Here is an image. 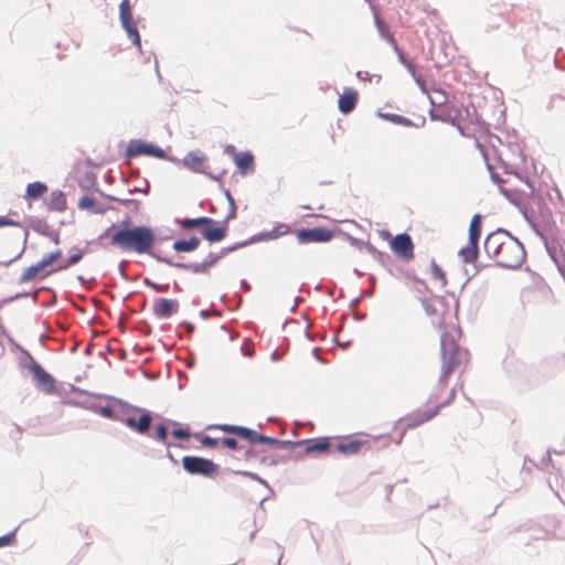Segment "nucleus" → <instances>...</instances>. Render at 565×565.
<instances>
[{"label":"nucleus","mask_w":565,"mask_h":565,"mask_svg":"<svg viewBox=\"0 0 565 565\" xmlns=\"http://www.w3.org/2000/svg\"><path fill=\"white\" fill-rule=\"evenodd\" d=\"M113 399L121 407L120 413L107 404L98 407L97 413L100 416L110 420L119 422L139 435L149 434L154 417H159L158 414L147 408L132 405L120 398Z\"/></svg>","instance_id":"f257e3e1"},{"label":"nucleus","mask_w":565,"mask_h":565,"mask_svg":"<svg viewBox=\"0 0 565 565\" xmlns=\"http://www.w3.org/2000/svg\"><path fill=\"white\" fill-rule=\"evenodd\" d=\"M169 236H160L151 227L132 226L131 218L126 216L110 235V244L117 247H152Z\"/></svg>","instance_id":"f03ea898"},{"label":"nucleus","mask_w":565,"mask_h":565,"mask_svg":"<svg viewBox=\"0 0 565 565\" xmlns=\"http://www.w3.org/2000/svg\"><path fill=\"white\" fill-rule=\"evenodd\" d=\"M138 254L147 253L149 256L160 263L168 264L169 266L180 269L190 270L193 274H206L210 268L217 264L218 260L224 258L233 249H220V252H210L201 262H184L183 257L175 255L168 257L161 249H132Z\"/></svg>","instance_id":"7ed1b4c3"},{"label":"nucleus","mask_w":565,"mask_h":565,"mask_svg":"<svg viewBox=\"0 0 565 565\" xmlns=\"http://www.w3.org/2000/svg\"><path fill=\"white\" fill-rule=\"evenodd\" d=\"M297 244L303 245V244H311V243H328L332 238H337L340 243H349L351 245L355 244V239L348 235L347 233L342 232L339 228L335 230H329L326 227H311V228H299L295 233Z\"/></svg>","instance_id":"20e7f679"},{"label":"nucleus","mask_w":565,"mask_h":565,"mask_svg":"<svg viewBox=\"0 0 565 565\" xmlns=\"http://www.w3.org/2000/svg\"><path fill=\"white\" fill-rule=\"evenodd\" d=\"M460 348L456 343L452 335L447 332L441 334L440 338V355L443 360L441 373L439 383L444 384L452 371L460 364L459 358Z\"/></svg>","instance_id":"39448f33"},{"label":"nucleus","mask_w":565,"mask_h":565,"mask_svg":"<svg viewBox=\"0 0 565 565\" xmlns=\"http://www.w3.org/2000/svg\"><path fill=\"white\" fill-rule=\"evenodd\" d=\"M23 354L26 358L25 362L21 361V365L28 369L32 375L35 384L46 392H52L55 388V379L43 366L31 355V353L22 349Z\"/></svg>","instance_id":"423d86ee"},{"label":"nucleus","mask_w":565,"mask_h":565,"mask_svg":"<svg viewBox=\"0 0 565 565\" xmlns=\"http://www.w3.org/2000/svg\"><path fill=\"white\" fill-rule=\"evenodd\" d=\"M184 471L190 475L211 478L218 472L220 466L213 460L199 456H184L181 460Z\"/></svg>","instance_id":"0eeeda50"},{"label":"nucleus","mask_w":565,"mask_h":565,"mask_svg":"<svg viewBox=\"0 0 565 565\" xmlns=\"http://www.w3.org/2000/svg\"><path fill=\"white\" fill-rule=\"evenodd\" d=\"M125 156L128 159L137 158L139 156H147L157 159H167L170 161H175V159L168 157L166 151L159 146L143 141L141 139H131L128 142Z\"/></svg>","instance_id":"6e6552de"},{"label":"nucleus","mask_w":565,"mask_h":565,"mask_svg":"<svg viewBox=\"0 0 565 565\" xmlns=\"http://www.w3.org/2000/svg\"><path fill=\"white\" fill-rule=\"evenodd\" d=\"M55 269L43 256L36 263L26 267L18 278V284L39 282L55 274Z\"/></svg>","instance_id":"1a4fd4ad"},{"label":"nucleus","mask_w":565,"mask_h":565,"mask_svg":"<svg viewBox=\"0 0 565 565\" xmlns=\"http://www.w3.org/2000/svg\"><path fill=\"white\" fill-rule=\"evenodd\" d=\"M119 20L122 29L126 31L127 36L132 41V43L140 49L141 47V39L139 31L135 24L132 17V6L130 0H121L119 3Z\"/></svg>","instance_id":"9d476101"},{"label":"nucleus","mask_w":565,"mask_h":565,"mask_svg":"<svg viewBox=\"0 0 565 565\" xmlns=\"http://www.w3.org/2000/svg\"><path fill=\"white\" fill-rule=\"evenodd\" d=\"M493 255L499 257L495 265L502 268H519L526 258V249H493Z\"/></svg>","instance_id":"9b49d317"},{"label":"nucleus","mask_w":565,"mask_h":565,"mask_svg":"<svg viewBox=\"0 0 565 565\" xmlns=\"http://www.w3.org/2000/svg\"><path fill=\"white\" fill-rule=\"evenodd\" d=\"M524 247V245L504 228H497L488 234L483 247Z\"/></svg>","instance_id":"f8f14e48"},{"label":"nucleus","mask_w":565,"mask_h":565,"mask_svg":"<svg viewBox=\"0 0 565 565\" xmlns=\"http://www.w3.org/2000/svg\"><path fill=\"white\" fill-rule=\"evenodd\" d=\"M458 256L466 265L463 268L467 281L475 277L481 267L489 266L479 262L480 249H458Z\"/></svg>","instance_id":"ddd939ff"},{"label":"nucleus","mask_w":565,"mask_h":565,"mask_svg":"<svg viewBox=\"0 0 565 565\" xmlns=\"http://www.w3.org/2000/svg\"><path fill=\"white\" fill-rule=\"evenodd\" d=\"M289 233H290L289 226L287 224L280 223L277 226H275L271 231L258 233L256 235H253L252 237H249L248 239H246L244 242L234 243L230 247H235V248L247 247L250 244L277 238V237H280V236L289 234Z\"/></svg>","instance_id":"4468645a"},{"label":"nucleus","mask_w":565,"mask_h":565,"mask_svg":"<svg viewBox=\"0 0 565 565\" xmlns=\"http://www.w3.org/2000/svg\"><path fill=\"white\" fill-rule=\"evenodd\" d=\"M226 224L220 225L217 221L207 216L200 228L202 236L211 244L220 243L226 236Z\"/></svg>","instance_id":"2eb2a0df"},{"label":"nucleus","mask_w":565,"mask_h":565,"mask_svg":"<svg viewBox=\"0 0 565 565\" xmlns=\"http://www.w3.org/2000/svg\"><path fill=\"white\" fill-rule=\"evenodd\" d=\"M179 310V302L175 299L157 298L153 301L152 312L158 319H169Z\"/></svg>","instance_id":"dca6fc26"},{"label":"nucleus","mask_w":565,"mask_h":565,"mask_svg":"<svg viewBox=\"0 0 565 565\" xmlns=\"http://www.w3.org/2000/svg\"><path fill=\"white\" fill-rule=\"evenodd\" d=\"M459 116L460 110L456 107L443 106L436 107V109L430 108L429 110V118L431 120L450 124L452 126L456 125V121Z\"/></svg>","instance_id":"f3484780"},{"label":"nucleus","mask_w":565,"mask_h":565,"mask_svg":"<svg viewBox=\"0 0 565 565\" xmlns=\"http://www.w3.org/2000/svg\"><path fill=\"white\" fill-rule=\"evenodd\" d=\"M439 413V407H434L424 412H418L414 415H412L406 424L405 429L402 431L399 439L397 440V444H399L403 439V436L405 434V430L407 429H414L424 423L433 419L435 416H437Z\"/></svg>","instance_id":"a211bd4d"},{"label":"nucleus","mask_w":565,"mask_h":565,"mask_svg":"<svg viewBox=\"0 0 565 565\" xmlns=\"http://www.w3.org/2000/svg\"><path fill=\"white\" fill-rule=\"evenodd\" d=\"M206 159V156L202 151L195 150L186 153L182 159V163L184 167L195 173H206L204 168Z\"/></svg>","instance_id":"6ab92c4d"},{"label":"nucleus","mask_w":565,"mask_h":565,"mask_svg":"<svg viewBox=\"0 0 565 565\" xmlns=\"http://www.w3.org/2000/svg\"><path fill=\"white\" fill-rule=\"evenodd\" d=\"M302 454L309 455L315 452H326L330 449L331 443L328 437H316L301 439Z\"/></svg>","instance_id":"aec40b11"},{"label":"nucleus","mask_w":565,"mask_h":565,"mask_svg":"<svg viewBox=\"0 0 565 565\" xmlns=\"http://www.w3.org/2000/svg\"><path fill=\"white\" fill-rule=\"evenodd\" d=\"M359 99V94L353 88H345L343 94L340 95L338 100V108L343 115H348L355 108Z\"/></svg>","instance_id":"412c9836"},{"label":"nucleus","mask_w":565,"mask_h":565,"mask_svg":"<svg viewBox=\"0 0 565 565\" xmlns=\"http://www.w3.org/2000/svg\"><path fill=\"white\" fill-rule=\"evenodd\" d=\"M31 228L35 233L47 237L50 243L55 245L60 244V236L57 231L53 226L49 225L45 221L40 218L33 220L31 222Z\"/></svg>","instance_id":"4be33fe9"},{"label":"nucleus","mask_w":565,"mask_h":565,"mask_svg":"<svg viewBox=\"0 0 565 565\" xmlns=\"http://www.w3.org/2000/svg\"><path fill=\"white\" fill-rule=\"evenodd\" d=\"M482 216L475 214L470 221L468 243L463 247H479V239L481 236Z\"/></svg>","instance_id":"5701e85b"},{"label":"nucleus","mask_w":565,"mask_h":565,"mask_svg":"<svg viewBox=\"0 0 565 565\" xmlns=\"http://www.w3.org/2000/svg\"><path fill=\"white\" fill-rule=\"evenodd\" d=\"M78 207L81 210H88L95 214H104L110 207L103 202L95 200L92 196L84 195L78 200Z\"/></svg>","instance_id":"b1692460"},{"label":"nucleus","mask_w":565,"mask_h":565,"mask_svg":"<svg viewBox=\"0 0 565 565\" xmlns=\"http://www.w3.org/2000/svg\"><path fill=\"white\" fill-rule=\"evenodd\" d=\"M235 163L242 175L254 171V156L250 151L235 153Z\"/></svg>","instance_id":"393cba45"},{"label":"nucleus","mask_w":565,"mask_h":565,"mask_svg":"<svg viewBox=\"0 0 565 565\" xmlns=\"http://www.w3.org/2000/svg\"><path fill=\"white\" fill-rule=\"evenodd\" d=\"M372 258L383 266L388 273L393 274V268H397L392 256L381 249H367Z\"/></svg>","instance_id":"a878e982"},{"label":"nucleus","mask_w":565,"mask_h":565,"mask_svg":"<svg viewBox=\"0 0 565 565\" xmlns=\"http://www.w3.org/2000/svg\"><path fill=\"white\" fill-rule=\"evenodd\" d=\"M364 445V441L359 439H350L348 441H340L337 444L335 449L340 454L345 456L355 455L360 451L361 447Z\"/></svg>","instance_id":"bb28decb"},{"label":"nucleus","mask_w":565,"mask_h":565,"mask_svg":"<svg viewBox=\"0 0 565 565\" xmlns=\"http://www.w3.org/2000/svg\"><path fill=\"white\" fill-rule=\"evenodd\" d=\"M47 205H49V210H51V211H57V212L64 211L66 209L65 194L60 190L52 191L50 194V201H49Z\"/></svg>","instance_id":"cd10ccee"},{"label":"nucleus","mask_w":565,"mask_h":565,"mask_svg":"<svg viewBox=\"0 0 565 565\" xmlns=\"http://www.w3.org/2000/svg\"><path fill=\"white\" fill-rule=\"evenodd\" d=\"M47 191V185L43 182L35 181L29 183L25 189V198L28 200H38Z\"/></svg>","instance_id":"c85d7f7f"},{"label":"nucleus","mask_w":565,"mask_h":565,"mask_svg":"<svg viewBox=\"0 0 565 565\" xmlns=\"http://www.w3.org/2000/svg\"><path fill=\"white\" fill-rule=\"evenodd\" d=\"M169 430L168 427L164 425V423H160L156 425L154 434L151 435V438L162 443L167 448H170L172 446L180 447L179 444H173L168 440Z\"/></svg>","instance_id":"c756f323"},{"label":"nucleus","mask_w":565,"mask_h":565,"mask_svg":"<svg viewBox=\"0 0 565 565\" xmlns=\"http://www.w3.org/2000/svg\"><path fill=\"white\" fill-rule=\"evenodd\" d=\"M87 249H77L76 253L71 254L66 258L60 262L58 267L60 271L66 270L70 267L78 264L85 256Z\"/></svg>","instance_id":"7c9ffc66"},{"label":"nucleus","mask_w":565,"mask_h":565,"mask_svg":"<svg viewBox=\"0 0 565 565\" xmlns=\"http://www.w3.org/2000/svg\"><path fill=\"white\" fill-rule=\"evenodd\" d=\"M546 252L565 280V249H546Z\"/></svg>","instance_id":"2f4dec72"},{"label":"nucleus","mask_w":565,"mask_h":565,"mask_svg":"<svg viewBox=\"0 0 565 565\" xmlns=\"http://www.w3.org/2000/svg\"><path fill=\"white\" fill-rule=\"evenodd\" d=\"M377 116L382 119H385L395 125H399V126H404V127H412L414 125V122L409 118L397 115V114L379 111Z\"/></svg>","instance_id":"473e14b6"},{"label":"nucleus","mask_w":565,"mask_h":565,"mask_svg":"<svg viewBox=\"0 0 565 565\" xmlns=\"http://www.w3.org/2000/svg\"><path fill=\"white\" fill-rule=\"evenodd\" d=\"M168 424L175 426V428L171 431L173 438L178 440H189L191 437V431L188 426H181L178 422L172 419H166Z\"/></svg>","instance_id":"72a5a7b5"},{"label":"nucleus","mask_w":565,"mask_h":565,"mask_svg":"<svg viewBox=\"0 0 565 565\" xmlns=\"http://www.w3.org/2000/svg\"><path fill=\"white\" fill-rule=\"evenodd\" d=\"M237 437L248 441L249 444H258L259 441V436H260V433L252 429V428H248L246 426H238V430H237Z\"/></svg>","instance_id":"f704fd0d"},{"label":"nucleus","mask_w":565,"mask_h":565,"mask_svg":"<svg viewBox=\"0 0 565 565\" xmlns=\"http://www.w3.org/2000/svg\"><path fill=\"white\" fill-rule=\"evenodd\" d=\"M390 247H414L413 239L407 233H399L390 241Z\"/></svg>","instance_id":"c9c22d12"},{"label":"nucleus","mask_w":565,"mask_h":565,"mask_svg":"<svg viewBox=\"0 0 565 565\" xmlns=\"http://www.w3.org/2000/svg\"><path fill=\"white\" fill-rule=\"evenodd\" d=\"M175 222L185 230L198 228L200 231L202 224L205 222V216H199L195 218H177Z\"/></svg>","instance_id":"e433bc0d"},{"label":"nucleus","mask_w":565,"mask_h":565,"mask_svg":"<svg viewBox=\"0 0 565 565\" xmlns=\"http://www.w3.org/2000/svg\"><path fill=\"white\" fill-rule=\"evenodd\" d=\"M28 297H31L33 302H36L38 301V291H22V292H17L15 295L13 296H10V297H7V298H3L1 301H0V307L3 306V305H8V303H11L15 300H19L21 298H28Z\"/></svg>","instance_id":"4c0bfd02"},{"label":"nucleus","mask_w":565,"mask_h":565,"mask_svg":"<svg viewBox=\"0 0 565 565\" xmlns=\"http://www.w3.org/2000/svg\"><path fill=\"white\" fill-rule=\"evenodd\" d=\"M375 26L382 39L386 40L390 44V40H395L393 34L390 32L388 26L380 19L377 14L374 15Z\"/></svg>","instance_id":"58836bf2"},{"label":"nucleus","mask_w":565,"mask_h":565,"mask_svg":"<svg viewBox=\"0 0 565 565\" xmlns=\"http://www.w3.org/2000/svg\"><path fill=\"white\" fill-rule=\"evenodd\" d=\"M430 269L434 279L440 281L441 286L445 287L447 284L445 271L441 269V267L436 263L434 258L430 260Z\"/></svg>","instance_id":"ea45409f"},{"label":"nucleus","mask_w":565,"mask_h":565,"mask_svg":"<svg viewBox=\"0 0 565 565\" xmlns=\"http://www.w3.org/2000/svg\"><path fill=\"white\" fill-rule=\"evenodd\" d=\"M201 243L200 237L191 236L184 239H175L171 247H198Z\"/></svg>","instance_id":"a19ab883"},{"label":"nucleus","mask_w":565,"mask_h":565,"mask_svg":"<svg viewBox=\"0 0 565 565\" xmlns=\"http://www.w3.org/2000/svg\"><path fill=\"white\" fill-rule=\"evenodd\" d=\"M44 257L47 259V262L51 264V266L55 269V271L58 273L60 269H56V267H58L60 262L63 260L62 249H54L53 252L45 254Z\"/></svg>","instance_id":"79ce46f5"},{"label":"nucleus","mask_w":565,"mask_h":565,"mask_svg":"<svg viewBox=\"0 0 565 565\" xmlns=\"http://www.w3.org/2000/svg\"><path fill=\"white\" fill-rule=\"evenodd\" d=\"M390 45L393 47L394 52L397 55L398 62L403 64L407 71L409 70V66H414L411 61L407 60L402 49L397 45L395 40H390Z\"/></svg>","instance_id":"37998d69"},{"label":"nucleus","mask_w":565,"mask_h":565,"mask_svg":"<svg viewBox=\"0 0 565 565\" xmlns=\"http://www.w3.org/2000/svg\"><path fill=\"white\" fill-rule=\"evenodd\" d=\"M429 103L431 105V108L436 109V107H443L446 103V95L441 89L435 90V96H429Z\"/></svg>","instance_id":"c03bdc74"},{"label":"nucleus","mask_w":565,"mask_h":565,"mask_svg":"<svg viewBox=\"0 0 565 565\" xmlns=\"http://www.w3.org/2000/svg\"><path fill=\"white\" fill-rule=\"evenodd\" d=\"M536 295V289L532 287L523 288L520 294V300L523 307L531 303L533 297Z\"/></svg>","instance_id":"a18cd8bd"},{"label":"nucleus","mask_w":565,"mask_h":565,"mask_svg":"<svg viewBox=\"0 0 565 565\" xmlns=\"http://www.w3.org/2000/svg\"><path fill=\"white\" fill-rule=\"evenodd\" d=\"M239 425H231V424H213L207 426V429H218L225 434H234L237 435Z\"/></svg>","instance_id":"49530a36"},{"label":"nucleus","mask_w":565,"mask_h":565,"mask_svg":"<svg viewBox=\"0 0 565 565\" xmlns=\"http://www.w3.org/2000/svg\"><path fill=\"white\" fill-rule=\"evenodd\" d=\"M220 440L225 448H228L234 451H239L244 448L234 437H222L220 438Z\"/></svg>","instance_id":"de8ad7c7"},{"label":"nucleus","mask_w":565,"mask_h":565,"mask_svg":"<svg viewBox=\"0 0 565 565\" xmlns=\"http://www.w3.org/2000/svg\"><path fill=\"white\" fill-rule=\"evenodd\" d=\"M235 473L236 475L245 476L247 478H250V479L259 482L260 484L265 486L269 490L270 493H273V490L269 487L268 482L265 479H263L262 477H259L257 473L250 472V471H241V470L239 471H235Z\"/></svg>","instance_id":"09e8293b"},{"label":"nucleus","mask_w":565,"mask_h":565,"mask_svg":"<svg viewBox=\"0 0 565 565\" xmlns=\"http://www.w3.org/2000/svg\"><path fill=\"white\" fill-rule=\"evenodd\" d=\"M19 527H15L11 532L0 536V547L11 546L15 542V534Z\"/></svg>","instance_id":"8fccbe9b"},{"label":"nucleus","mask_w":565,"mask_h":565,"mask_svg":"<svg viewBox=\"0 0 565 565\" xmlns=\"http://www.w3.org/2000/svg\"><path fill=\"white\" fill-rule=\"evenodd\" d=\"M295 448H301V440H280L278 439L277 448L281 450H291Z\"/></svg>","instance_id":"3c124183"},{"label":"nucleus","mask_w":565,"mask_h":565,"mask_svg":"<svg viewBox=\"0 0 565 565\" xmlns=\"http://www.w3.org/2000/svg\"><path fill=\"white\" fill-rule=\"evenodd\" d=\"M194 324L189 321H183L178 326V335L182 338L183 335H190L194 331Z\"/></svg>","instance_id":"603ef678"},{"label":"nucleus","mask_w":565,"mask_h":565,"mask_svg":"<svg viewBox=\"0 0 565 565\" xmlns=\"http://www.w3.org/2000/svg\"><path fill=\"white\" fill-rule=\"evenodd\" d=\"M393 254L401 258L403 262L407 263L414 258V249H391Z\"/></svg>","instance_id":"864d4df0"},{"label":"nucleus","mask_w":565,"mask_h":565,"mask_svg":"<svg viewBox=\"0 0 565 565\" xmlns=\"http://www.w3.org/2000/svg\"><path fill=\"white\" fill-rule=\"evenodd\" d=\"M143 284L157 292H167L169 290V284H157L149 278H145Z\"/></svg>","instance_id":"5fc2aeb1"},{"label":"nucleus","mask_w":565,"mask_h":565,"mask_svg":"<svg viewBox=\"0 0 565 565\" xmlns=\"http://www.w3.org/2000/svg\"><path fill=\"white\" fill-rule=\"evenodd\" d=\"M409 74L412 75L413 79L416 82V84L418 85V87L420 88V90L425 94H428V90L426 88V84H425V81L423 79V77L417 74L416 70L414 66H409V70H408Z\"/></svg>","instance_id":"6e6d98bb"},{"label":"nucleus","mask_w":565,"mask_h":565,"mask_svg":"<svg viewBox=\"0 0 565 565\" xmlns=\"http://www.w3.org/2000/svg\"><path fill=\"white\" fill-rule=\"evenodd\" d=\"M409 74L412 75L413 79L416 82V84L418 85V87L420 88V90L425 94H428V90L426 88V84H425V81L423 79V77L417 74L416 70L414 66H409V70H408Z\"/></svg>","instance_id":"4d7b16f0"},{"label":"nucleus","mask_w":565,"mask_h":565,"mask_svg":"<svg viewBox=\"0 0 565 565\" xmlns=\"http://www.w3.org/2000/svg\"><path fill=\"white\" fill-rule=\"evenodd\" d=\"M200 443L203 447H206V448H214L217 446L218 443H221L220 438H214V437H211L209 435H204L202 436V438L200 439Z\"/></svg>","instance_id":"13d9d810"},{"label":"nucleus","mask_w":565,"mask_h":565,"mask_svg":"<svg viewBox=\"0 0 565 565\" xmlns=\"http://www.w3.org/2000/svg\"><path fill=\"white\" fill-rule=\"evenodd\" d=\"M252 341L249 339H245L244 344L241 347V352L246 358H253L255 354V351L252 347Z\"/></svg>","instance_id":"bf43d9fd"},{"label":"nucleus","mask_w":565,"mask_h":565,"mask_svg":"<svg viewBox=\"0 0 565 565\" xmlns=\"http://www.w3.org/2000/svg\"><path fill=\"white\" fill-rule=\"evenodd\" d=\"M258 444H266L271 448H277L278 439L260 434Z\"/></svg>","instance_id":"052dcab7"},{"label":"nucleus","mask_w":565,"mask_h":565,"mask_svg":"<svg viewBox=\"0 0 565 565\" xmlns=\"http://www.w3.org/2000/svg\"><path fill=\"white\" fill-rule=\"evenodd\" d=\"M136 330L139 332L149 335L151 333V327L146 320H140L136 323Z\"/></svg>","instance_id":"680f3d73"},{"label":"nucleus","mask_w":565,"mask_h":565,"mask_svg":"<svg viewBox=\"0 0 565 565\" xmlns=\"http://www.w3.org/2000/svg\"><path fill=\"white\" fill-rule=\"evenodd\" d=\"M108 200L110 201H117L124 205H130V204H134L136 207L139 205V201L137 200H134V199H119V198H115V196H111V195H108L107 196Z\"/></svg>","instance_id":"e2e57ef3"},{"label":"nucleus","mask_w":565,"mask_h":565,"mask_svg":"<svg viewBox=\"0 0 565 565\" xmlns=\"http://www.w3.org/2000/svg\"><path fill=\"white\" fill-rule=\"evenodd\" d=\"M487 168L490 172V175H491V179L493 182H495L497 184H501L503 183L504 181L499 177V174L497 172L493 171V167L490 164V163H487Z\"/></svg>","instance_id":"0e129e2a"},{"label":"nucleus","mask_w":565,"mask_h":565,"mask_svg":"<svg viewBox=\"0 0 565 565\" xmlns=\"http://www.w3.org/2000/svg\"><path fill=\"white\" fill-rule=\"evenodd\" d=\"M455 395H456V391H455V388H452L450 391L448 397L444 402H441L438 405H436L435 407H439V411H440L443 407L449 405L454 401Z\"/></svg>","instance_id":"69168bd1"},{"label":"nucleus","mask_w":565,"mask_h":565,"mask_svg":"<svg viewBox=\"0 0 565 565\" xmlns=\"http://www.w3.org/2000/svg\"><path fill=\"white\" fill-rule=\"evenodd\" d=\"M423 307L428 316L436 315V308L427 299H423Z\"/></svg>","instance_id":"338daca9"},{"label":"nucleus","mask_w":565,"mask_h":565,"mask_svg":"<svg viewBox=\"0 0 565 565\" xmlns=\"http://www.w3.org/2000/svg\"><path fill=\"white\" fill-rule=\"evenodd\" d=\"M28 231L23 227H18V237L22 239L23 247H26Z\"/></svg>","instance_id":"774afa93"}]
</instances>
